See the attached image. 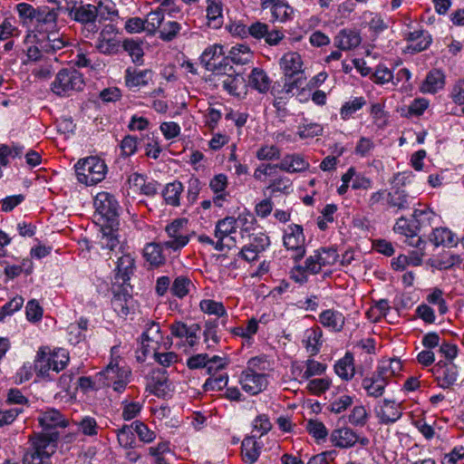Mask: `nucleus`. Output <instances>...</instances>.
I'll return each instance as SVG.
<instances>
[{
	"instance_id": "f257e3e1",
	"label": "nucleus",
	"mask_w": 464,
	"mask_h": 464,
	"mask_svg": "<svg viewBox=\"0 0 464 464\" xmlns=\"http://www.w3.org/2000/svg\"><path fill=\"white\" fill-rule=\"evenodd\" d=\"M58 440V432L36 433L32 436L31 447L23 457V464H51Z\"/></svg>"
},
{
	"instance_id": "f03ea898",
	"label": "nucleus",
	"mask_w": 464,
	"mask_h": 464,
	"mask_svg": "<svg viewBox=\"0 0 464 464\" xmlns=\"http://www.w3.org/2000/svg\"><path fill=\"white\" fill-rule=\"evenodd\" d=\"M69 362V354L64 349H57L53 352L47 346L41 347L35 356L34 370L36 375L44 380H51L50 372L58 373L64 369Z\"/></svg>"
},
{
	"instance_id": "7ed1b4c3",
	"label": "nucleus",
	"mask_w": 464,
	"mask_h": 464,
	"mask_svg": "<svg viewBox=\"0 0 464 464\" xmlns=\"http://www.w3.org/2000/svg\"><path fill=\"white\" fill-rule=\"evenodd\" d=\"M74 168L78 181L86 186H92L103 180L107 171L105 162L93 156L80 160Z\"/></svg>"
},
{
	"instance_id": "20e7f679",
	"label": "nucleus",
	"mask_w": 464,
	"mask_h": 464,
	"mask_svg": "<svg viewBox=\"0 0 464 464\" xmlns=\"http://www.w3.org/2000/svg\"><path fill=\"white\" fill-rule=\"evenodd\" d=\"M84 87L82 74L73 68L62 69L51 84V90L58 96H69Z\"/></svg>"
},
{
	"instance_id": "39448f33",
	"label": "nucleus",
	"mask_w": 464,
	"mask_h": 464,
	"mask_svg": "<svg viewBox=\"0 0 464 464\" xmlns=\"http://www.w3.org/2000/svg\"><path fill=\"white\" fill-rule=\"evenodd\" d=\"M95 218L100 225L112 224L119 226V204L115 198L108 192L97 194L94 199Z\"/></svg>"
},
{
	"instance_id": "423d86ee",
	"label": "nucleus",
	"mask_w": 464,
	"mask_h": 464,
	"mask_svg": "<svg viewBox=\"0 0 464 464\" xmlns=\"http://www.w3.org/2000/svg\"><path fill=\"white\" fill-rule=\"evenodd\" d=\"M119 362V357L111 359L107 367L99 373V378L102 385L112 387L115 392H121L129 382L130 371L120 366Z\"/></svg>"
},
{
	"instance_id": "0eeeda50",
	"label": "nucleus",
	"mask_w": 464,
	"mask_h": 464,
	"mask_svg": "<svg viewBox=\"0 0 464 464\" xmlns=\"http://www.w3.org/2000/svg\"><path fill=\"white\" fill-rule=\"evenodd\" d=\"M187 218H176L166 226L165 232L169 239L163 242L165 248L176 252L188 245L189 236L187 231Z\"/></svg>"
},
{
	"instance_id": "6e6552de",
	"label": "nucleus",
	"mask_w": 464,
	"mask_h": 464,
	"mask_svg": "<svg viewBox=\"0 0 464 464\" xmlns=\"http://www.w3.org/2000/svg\"><path fill=\"white\" fill-rule=\"evenodd\" d=\"M69 15L74 21L83 24V34L86 38H88L90 34L98 32L99 27L95 24L97 12L94 8V5L82 3L79 5L75 4L71 7Z\"/></svg>"
},
{
	"instance_id": "1a4fd4ad",
	"label": "nucleus",
	"mask_w": 464,
	"mask_h": 464,
	"mask_svg": "<svg viewBox=\"0 0 464 464\" xmlns=\"http://www.w3.org/2000/svg\"><path fill=\"white\" fill-rule=\"evenodd\" d=\"M284 246L293 252L292 258L297 262L305 255L304 235L300 225L293 224L287 227L284 235Z\"/></svg>"
},
{
	"instance_id": "9d476101",
	"label": "nucleus",
	"mask_w": 464,
	"mask_h": 464,
	"mask_svg": "<svg viewBox=\"0 0 464 464\" xmlns=\"http://www.w3.org/2000/svg\"><path fill=\"white\" fill-rule=\"evenodd\" d=\"M375 415L380 424L389 425L402 416L401 404L394 400L384 399L375 407Z\"/></svg>"
},
{
	"instance_id": "9b49d317",
	"label": "nucleus",
	"mask_w": 464,
	"mask_h": 464,
	"mask_svg": "<svg viewBox=\"0 0 464 464\" xmlns=\"http://www.w3.org/2000/svg\"><path fill=\"white\" fill-rule=\"evenodd\" d=\"M438 385L442 389H449L458 380L457 366L451 362L440 361L431 369Z\"/></svg>"
},
{
	"instance_id": "f8f14e48",
	"label": "nucleus",
	"mask_w": 464,
	"mask_h": 464,
	"mask_svg": "<svg viewBox=\"0 0 464 464\" xmlns=\"http://www.w3.org/2000/svg\"><path fill=\"white\" fill-rule=\"evenodd\" d=\"M242 389L250 395H256L263 392L268 384L266 375L256 372L253 369H246L240 374Z\"/></svg>"
},
{
	"instance_id": "ddd939ff",
	"label": "nucleus",
	"mask_w": 464,
	"mask_h": 464,
	"mask_svg": "<svg viewBox=\"0 0 464 464\" xmlns=\"http://www.w3.org/2000/svg\"><path fill=\"white\" fill-rule=\"evenodd\" d=\"M36 44L46 54H55L69 44L68 39L57 31L40 33Z\"/></svg>"
},
{
	"instance_id": "4468645a",
	"label": "nucleus",
	"mask_w": 464,
	"mask_h": 464,
	"mask_svg": "<svg viewBox=\"0 0 464 464\" xmlns=\"http://www.w3.org/2000/svg\"><path fill=\"white\" fill-rule=\"evenodd\" d=\"M119 47L116 28L112 24L105 25L99 34L95 48L102 54L111 55L118 53Z\"/></svg>"
},
{
	"instance_id": "2eb2a0df",
	"label": "nucleus",
	"mask_w": 464,
	"mask_h": 464,
	"mask_svg": "<svg viewBox=\"0 0 464 464\" xmlns=\"http://www.w3.org/2000/svg\"><path fill=\"white\" fill-rule=\"evenodd\" d=\"M111 291L113 297L111 305L113 310L121 316H126L130 314V304L132 302L130 285H112Z\"/></svg>"
},
{
	"instance_id": "dca6fc26",
	"label": "nucleus",
	"mask_w": 464,
	"mask_h": 464,
	"mask_svg": "<svg viewBox=\"0 0 464 464\" xmlns=\"http://www.w3.org/2000/svg\"><path fill=\"white\" fill-rule=\"evenodd\" d=\"M39 425L43 428L42 433L56 432V428H65L68 420L64 416L53 408L41 411L37 417Z\"/></svg>"
},
{
	"instance_id": "f3484780",
	"label": "nucleus",
	"mask_w": 464,
	"mask_h": 464,
	"mask_svg": "<svg viewBox=\"0 0 464 464\" xmlns=\"http://www.w3.org/2000/svg\"><path fill=\"white\" fill-rule=\"evenodd\" d=\"M169 330L172 336L179 339H185L186 343L191 347L198 343L200 326L198 324L188 325L181 321H176L170 324Z\"/></svg>"
},
{
	"instance_id": "a211bd4d",
	"label": "nucleus",
	"mask_w": 464,
	"mask_h": 464,
	"mask_svg": "<svg viewBox=\"0 0 464 464\" xmlns=\"http://www.w3.org/2000/svg\"><path fill=\"white\" fill-rule=\"evenodd\" d=\"M135 267L134 259L130 255H124L118 258L115 269L114 282L112 285H130L129 281Z\"/></svg>"
},
{
	"instance_id": "6ab92c4d",
	"label": "nucleus",
	"mask_w": 464,
	"mask_h": 464,
	"mask_svg": "<svg viewBox=\"0 0 464 464\" xmlns=\"http://www.w3.org/2000/svg\"><path fill=\"white\" fill-rule=\"evenodd\" d=\"M362 37L355 29L345 28L339 31L334 39V46L342 51H350L360 45Z\"/></svg>"
},
{
	"instance_id": "aec40b11",
	"label": "nucleus",
	"mask_w": 464,
	"mask_h": 464,
	"mask_svg": "<svg viewBox=\"0 0 464 464\" xmlns=\"http://www.w3.org/2000/svg\"><path fill=\"white\" fill-rule=\"evenodd\" d=\"M153 72L151 70H137L129 67L125 71V83L130 90H137L146 86L152 81Z\"/></svg>"
},
{
	"instance_id": "412c9836",
	"label": "nucleus",
	"mask_w": 464,
	"mask_h": 464,
	"mask_svg": "<svg viewBox=\"0 0 464 464\" xmlns=\"http://www.w3.org/2000/svg\"><path fill=\"white\" fill-rule=\"evenodd\" d=\"M330 440L334 446L347 449L355 445L358 440V434L349 427H343L334 430Z\"/></svg>"
},
{
	"instance_id": "4be33fe9",
	"label": "nucleus",
	"mask_w": 464,
	"mask_h": 464,
	"mask_svg": "<svg viewBox=\"0 0 464 464\" xmlns=\"http://www.w3.org/2000/svg\"><path fill=\"white\" fill-rule=\"evenodd\" d=\"M276 166L283 171L295 173L305 171L310 164L301 154L293 153L286 154Z\"/></svg>"
},
{
	"instance_id": "5701e85b",
	"label": "nucleus",
	"mask_w": 464,
	"mask_h": 464,
	"mask_svg": "<svg viewBox=\"0 0 464 464\" xmlns=\"http://www.w3.org/2000/svg\"><path fill=\"white\" fill-rule=\"evenodd\" d=\"M423 214H425V211L415 209L412 214V219L409 220L403 217L400 218L396 221L393 230L405 237L419 233L420 226L418 218Z\"/></svg>"
},
{
	"instance_id": "b1692460",
	"label": "nucleus",
	"mask_w": 464,
	"mask_h": 464,
	"mask_svg": "<svg viewBox=\"0 0 464 464\" xmlns=\"http://www.w3.org/2000/svg\"><path fill=\"white\" fill-rule=\"evenodd\" d=\"M262 444L256 440V435L246 437L241 442V457L245 463L254 464L261 453Z\"/></svg>"
},
{
	"instance_id": "393cba45",
	"label": "nucleus",
	"mask_w": 464,
	"mask_h": 464,
	"mask_svg": "<svg viewBox=\"0 0 464 464\" xmlns=\"http://www.w3.org/2000/svg\"><path fill=\"white\" fill-rule=\"evenodd\" d=\"M323 332L319 326L307 329L304 332L303 343L311 356L316 355L322 346Z\"/></svg>"
},
{
	"instance_id": "a878e982",
	"label": "nucleus",
	"mask_w": 464,
	"mask_h": 464,
	"mask_svg": "<svg viewBox=\"0 0 464 464\" xmlns=\"http://www.w3.org/2000/svg\"><path fill=\"white\" fill-rule=\"evenodd\" d=\"M388 382L375 372L371 377H365L362 380V388L366 391L369 397L380 398L382 396Z\"/></svg>"
},
{
	"instance_id": "bb28decb",
	"label": "nucleus",
	"mask_w": 464,
	"mask_h": 464,
	"mask_svg": "<svg viewBox=\"0 0 464 464\" xmlns=\"http://www.w3.org/2000/svg\"><path fill=\"white\" fill-rule=\"evenodd\" d=\"M320 323L334 332H341L343 328L345 318L343 314L333 309H328L319 314Z\"/></svg>"
},
{
	"instance_id": "cd10ccee",
	"label": "nucleus",
	"mask_w": 464,
	"mask_h": 464,
	"mask_svg": "<svg viewBox=\"0 0 464 464\" xmlns=\"http://www.w3.org/2000/svg\"><path fill=\"white\" fill-rule=\"evenodd\" d=\"M163 243H148L143 249V256L151 266L159 267L165 264L166 257L162 249Z\"/></svg>"
},
{
	"instance_id": "c85d7f7f",
	"label": "nucleus",
	"mask_w": 464,
	"mask_h": 464,
	"mask_svg": "<svg viewBox=\"0 0 464 464\" xmlns=\"http://www.w3.org/2000/svg\"><path fill=\"white\" fill-rule=\"evenodd\" d=\"M228 185L227 175L220 173L215 175L209 182V188L216 194L213 198V202L216 206L221 208L222 201L226 200L227 193L225 190Z\"/></svg>"
},
{
	"instance_id": "c756f323",
	"label": "nucleus",
	"mask_w": 464,
	"mask_h": 464,
	"mask_svg": "<svg viewBox=\"0 0 464 464\" xmlns=\"http://www.w3.org/2000/svg\"><path fill=\"white\" fill-rule=\"evenodd\" d=\"M280 66L285 76L294 77L301 72L302 59L300 54L295 52L284 54L280 61Z\"/></svg>"
},
{
	"instance_id": "7c9ffc66",
	"label": "nucleus",
	"mask_w": 464,
	"mask_h": 464,
	"mask_svg": "<svg viewBox=\"0 0 464 464\" xmlns=\"http://www.w3.org/2000/svg\"><path fill=\"white\" fill-rule=\"evenodd\" d=\"M334 371L343 380H352L355 373L353 354L346 353L345 355L335 363Z\"/></svg>"
},
{
	"instance_id": "2f4dec72",
	"label": "nucleus",
	"mask_w": 464,
	"mask_h": 464,
	"mask_svg": "<svg viewBox=\"0 0 464 464\" xmlns=\"http://www.w3.org/2000/svg\"><path fill=\"white\" fill-rule=\"evenodd\" d=\"M207 18L209 27L220 28L223 24L222 4L218 0H208Z\"/></svg>"
},
{
	"instance_id": "473e14b6",
	"label": "nucleus",
	"mask_w": 464,
	"mask_h": 464,
	"mask_svg": "<svg viewBox=\"0 0 464 464\" xmlns=\"http://www.w3.org/2000/svg\"><path fill=\"white\" fill-rule=\"evenodd\" d=\"M101 226V246L102 248L113 250L119 245L117 231L119 226H112V224H104Z\"/></svg>"
},
{
	"instance_id": "72a5a7b5",
	"label": "nucleus",
	"mask_w": 464,
	"mask_h": 464,
	"mask_svg": "<svg viewBox=\"0 0 464 464\" xmlns=\"http://www.w3.org/2000/svg\"><path fill=\"white\" fill-rule=\"evenodd\" d=\"M270 79L261 68H254L249 75V84L261 93H266L270 89Z\"/></svg>"
},
{
	"instance_id": "f704fd0d",
	"label": "nucleus",
	"mask_w": 464,
	"mask_h": 464,
	"mask_svg": "<svg viewBox=\"0 0 464 464\" xmlns=\"http://www.w3.org/2000/svg\"><path fill=\"white\" fill-rule=\"evenodd\" d=\"M443 86L444 74L439 70H432L427 74L420 90L423 92L435 93L442 89Z\"/></svg>"
},
{
	"instance_id": "c9c22d12",
	"label": "nucleus",
	"mask_w": 464,
	"mask_h": 464,
	"mask_svg": "<svg viewBox=\"0 0 464 464\" xmlns=\"http://www.w3.org/2000/svg\"><path fill=\"white\" fill-rule=\"evenodd\" d=\"M429 239L435 246H452L456 244L454 234L446 227L433 229Z\"/></svg>"
},
{
	"instance_id": "e433bc0d",
	"label": "nucleus",
	"mask_w": 464,
	"mask_h": 464,
	"mask_svg": "<svg viewBox=\"0 0 464 464\" xmlns=\"http://www.w3.org/2000/svg\"><path fill=\"white\" fill-rule=\"evenodd\" d=\"M386 200L389 208H395L397 211L410 208L408 194L399 188L389 192Z\"/></svg>"
},
{
	"instance_id": "4c0bfd02",
	"label": "nucleus",
	"mask_w": 464,
	"mask_h": 464,
	"mask_svg": "<svg viewBox=\"0 0 464 464\" xmlns=\"http://www.w3.org/2000/svg\"><path fill=\"white\" fill-rule=\"evenodd\" d=\"M320 257V250H315L314 255L308 256L304 266H296L294 270L298 274L309 273L311 275H316L320 273L324 265H321Z\"/></svg>"
},
{
	"instance_id": "58836bf2",
	"label": "nucleus",
	"mask_w": 464,
	"mask_h": 464,
	"mask_svg": "<svg viewBox=\"0 0 464 464\" xmlns=\"http://www.w3.org/2000/svg\"><path fill=\"white\" fill-rule=\"evenodd\" d=\"M237 220L234 217H226L216 224L215 237L217 238L227 237L236 233Z\"/></svg>"
},
{
	"instance_id": "ea45409f",
	"label": "nucleus",
	"mask_w": 464,
	"mask_h": 464,
	"mask_svg": "<svg viewBox=\"0 0 464 464\" xmlns=\"http://www.w3.org/2000/svg\"><path fill=\"white\" fill-rule=\"evenodd\" d=\"M224 55L223 46L219 44H214L208 47L200 56L201 63L204 64L205 68L210 66L215 67V63L221 60Z\"/></svg>"
},
{
	"instance_id": "a19ab883",
	"label": "nucleus",
	"mask_w": 464,
	"mask_h": 464,
	"mask_svg": "<svg viewBox=\"0 0 464 464\" xmlns=\"http://www.w3.org/2000/svg\"><path fill=\"white\" fill-rule=\"evenodd\" d=\"M229 62L237 64H246L251 61L253 53L249 47L245 44H237L229 51Z\"/></svg>"
},
{
	"instance_id": "79ce46f5",
	"label": "nucleus",
	"mask_w": 464,
	"mask_h": 464,
	"mask_svg": "<svg viewBox=\"0 0 464 464\" xmlns=\"http://www.w3.org/2000/svg\"><path fill=\"white\" fill-rule=\"evenodd\" d=\"M401 370V362L399 360L392 359L382 362V363L378 366L375 373H377L379 377L383 378L389 382L390 378L394 376Z\"/></svg>"
},
{
	"instance_id": "37998d69",
	"label": "nucleus",
	"mask_w": 464,
	"mask_h": 464,
	"mask_svg": "<svg viewBox=\"0 0 464 464\" xmlns=\"http://www.w3.org/2000/svg\"><path fill=\"white\" fill-rule=\"evenodd\" d=\"M182 191L183 185L180 182L169 183L163 190V198L166 203L171 206H179Z\"/></svg>"
},
{
	"instance_id": "c03bdc74",
	"label": "nucleus",
	"mask_w": 464,
	"mask_h": 464,
	"mask_svg": "<svg viewBox=\"0 0 464 464\" xmlns=\"http://www.w3.org/2000/svg\"><path fill=\"white\" fill-rule=\"evenodd\" d=\"M228 376L227 373H219L212 372L210 377L206 381L203 385L205 392L221 391L227 385Z\"/></svg>"
},
{
	"instance_id": "a18cd8bd",
	"label": "nucleus",
	"mask_w": 464,
	"mask_h": 464,
	"mask_svg": "<svg viewBox=\"0 0 464 464\" xmlns=\"http://www.w3.org/2000/svg\"><path fill=\"white\" fill-rule=\"evenodd\" d=\"M193 284L188 277L179 276L173 281L170 287V292L174 296L183 298L189 293L190 287Z\"/></svg>"
},
{
	"instance_id": "49530a36",
	"label": "nucleus",
	"mask_w": 464,
	"mask_h": 464,
	"mask_svg": "<svg viewBox=\"0 0 464 464\" xmlns=\"http://www.w3.org/2000/svg\"><path fill=\"white\" fill-rule=\"evenodd\" d=\"M117 439L119 444L125 449H132L135 446L136 440L134 436V430L132 423L130 425H123L117 431Z\"/></svg>"
},
{
	"instance_id": "de8ad7c7",
	"label": "nucleus",
	"mask_w": 464,
	"mask_h": 464,
	"mask_svg": "<svg viewBox=\"0 0 464 464\" xmlns=\"http://www.w3.org/2000/svg\"><path fill=\"white\" fill-rule=\"evenodd\" d=\"M200 310L208 314L216 315L218 317H224L227 315V311L221 302H217L212 299H203L199 303Z\"/></svg>"
},
{
	"instance_id": "09e8293b",
	"label": "nucleus",
	"mask_w": 464,
	"mask_h": 464,
	"mask_svg": "<svg viewBox=\"0 0 464 464\" xmlns=\"http://www.w3.org/2000/svg\"><path fill=\"white\" fill-rule=\"evenodd\" d=\"M94 8L100 22L111 19L118 14L115 5L110 0L99 1L97 5H94Z\"/></svg>"
},
{
	"instance_id": "8fccbe9b",
	"label": "nucleus",
	"mask_w": 464,
	"mask_h": 464,
	"mask_svg": "<svg viewBox=\"0 0 464 464\" xmlns=\"http://www.w3.org/2000/svg\"><path fill=\"white\" fill-rule=\"evenodd\" d=\"M129 181L133 182L136 187H140V191L146 196H154L157 193L159 184L156 181L146 183L143 176L140 174H132Z\"/></svg>"
},
{
	"instance_id": "3c124183",
	"label": "nucleus",
	"mask_w": 464,
	"mask_h": 464,
	"mask_svg": "<svg viewBox=\"0 0 464 464\" xmlns=\"http://www.w3.org/2000/svg\"><path fill=\"white\" fill-rule=\"evenodd\" d=\"M219 84L226 90L229 94L238 95V86L242 84V77L236 72L227 75H225L223 79H218Z\"/></svg>"
},
{
	"instance_id": "603ef678",
	"label": "nucleus",
	"mask_w": 464,
	"mask_h": 464,
	"mask_svg": "<svg viewBox=\"0 0 464 464\" xmlns=\"http://www.w3.org/2000/svg\"><path fill=\"white\" fill-rule=\"evenodd\" d=\"M368 412L364 406L357 405L348 415V421L355 427H363L368 421Z\"/></svg>"
},
{
	"instance_id": "864d4df0",
	"label": "nucleus",
	"mask_w": 464,
	"mask_h": 464,
	"mask_svg": "<svg viewBox=\"0 0 464 464\" xmlns=\"http://www.w3.org/2000/svg\"><path fill=\"white\" fill-rule=\"evenodd\" d=\"M132 428L134 432L138 435L140 441L144 443H150L156 439L155 431L149 429V427L140 420H134Z\"/></svg>"
},
{
	"instance_id": "5fc2aeb1",
	"label": "nucleus",
	"mask_w": 464,
	"mask_h": 464,
	"mask_svg": "<svg viewBox=\"0 0 464 464\" xmlns=\"http://www.w3.org/2000/svg\"><path fill=\"white\" fill-rule=\"evenodd\" d=\"M163 20L164 14L159 9L150 12L145 19L146 31L150 34H155L162 25Z\"/></svg>"
},
{
	"instance_id": "6e6d98bb",
	"label": "nucleus",
	"mask_w": 464,
	"mask_h": 464,
	"mask_svg": "<svg viewBox=\"0 0 464 464\" xmlns=\"http://www.w3.org/2000/svg\"><path fill=\"white\" fill-rule=\"evenodd\" d=\"M390 309L389 301L387 299H381L367 312L368 318L377 322L382 317L386 316Z\"/></svg>"
},
{
	"instance_id": "4d7b16f0",
	"label": "nucleus",
	"mask_w": 464,
	"mask_h": 464,
	"mask_svg": "<svg viewBox=\"0 0 464 464\" xmlns=\"http://www.w3.org/2000/svg\"><path fill=\"white\" fill-rule=\"evenodd\" d=\"M187 366L191 370L207 368L209 374L214 370V366L208 362V355L207 353H198L189 357L187 361Z\"/></svg>"
},
{
	"instance_id": "13d9d810",
	"label": "nucleus",
	"mask_w": 464,
	"mask_h": 464,
	"mask_svg": "<svg viewBox=\"0 0 464 464\" xmlns=\"http://www.w3.org/2000/svg\"><path fill=\"white\" fill-rule=\"evenodd\" d=\"M123 49L130 54L134 63H141L144 55L140 44L133 39H127L122 44Z\"/></svg>"
},
{
	"instance_id": "bf43d9fd",
	"label": "nucleus",
	"mask_w": 464,
	"mask_h": 464,
	"mask_svg": "<svg viewBox=\"0 0 464 464\" xmlns=\"http://www.w3.org/2000/svg\"><path fill=\"white\" fill-rule=\"evenodd\" d=\"M58 12L54 8L41 6L36 8L35 20L43 24H56Z\"/></svg>"
},
{
	"instance_id": "052dcab7",
	"label": "nucleus",
	"mask_w": 464,
	"mask_h": 464,
	"mask_svg": "<svg viewBox=\"0 0 464 464\" xmlns=\"http://www.w3.org/2000/svg\"><path fill=\"white\" fill-rule=\"evenodd\" d=\"M20 30L15 25V22L12 18H5L0 24V41H5L11 37L18 36Z\"/></svg>"
},
{
	"instance_id": "680f3d73",
	"label": "nucleus",
	"mask_w": 464,
	"mask_h": 464,
	"mask_svg": "<svg viewBox=\"0 0 464 464\" xmlns=\"http://www.w3.org/2000/svg\"><path fill=\"white\" fill-rule=\"evenodd\" d=\"M181 26L179 23L175 21H168L165 24H162L161 28L160 29V38L163 41H171L173 40L178 34L179 33Z\"/></svg>"
},
{
	"instance_id": "e2e57ef3",
	"label": "nucleus",
	"mask_w": 464,
	"mask_h": 464,
	"mask_svg": "<svg viewBox=\"0 0 464 464\" xmlns=\"http://www.w3.org/2000/svg\"><path fill=\"white\" fill-rule=\"evenodd\" d=\"M206 70L211 71L218 79H223L225 75L235 72L228 57L221 58L220 61L215 63V67L210 68V66H208Z\"/></svg>"
},
{
	"instance_id": "0e129e2a",
	"label": "nucleus",
	"mask_w": 464,
	"mask_h": 464,
	"mask_svg": "<svg viewBox=\"0 0 464 464\" xmlns=\"http://www.w3.org/2000/svg\"><path fill=\"white\" fill-rule=\"evenodd\" d=\"M366 101L363 97H357L354 100L351 102H345L340 111V114L342 119L346 120L352 116L354 112L359 111L361 108H362L363 105H365Z\"/></svg>"
},
{
	"instance_id": "69168bd1",
	"label": "nucleus",
	"mask_w": 464,
	"mask_h": 464,
	"mask_svg": "<svg viewBox=\"0 0 464 464\" xmlns=\"http://www.w3.org/2000/svg\"><path fill=\"white\" fill-rule=\"evenodd\" d=\"M240 31L238 34H249L251 36H253L256 39H262L265 38L266 34H267L268 25L265 23L261 22H256L252 24L250 26L246 27L245 25L239 26Z\"/></svg>"
},
{
	"instance_id": "338daca9",
	"label": "nucleus",
	"mask_w": 464,
	"mask_h": 464,
	"mask_svg": "<svg viewBox=\"0 0 464 464\" xmlns=\"http://www.w3.org/2000/svg\"><path fill=\"white\" fill-rule=\"evenodd\" d=\"M141 339L158 344L162 339L160 324L153 321L147 323L146 330L143 332Z\"/></svg>"
},
{
	"instance_id": "774afa93",
	"label": "nucleus",
	"mask_w": 464,
	"mask_h": 464,
	"mask_svg": "<svg viewBox=\"0 0 464 464\" xmlns=\"http://www.w3.org/2000/svg\"><path fill=\"white\" fill-rule=\"evenodd\" d=\"M306 430L315 440H324L328 435V430L324 424L317 420H309L306 424Z\"/></svg>"
}]
</instances>
